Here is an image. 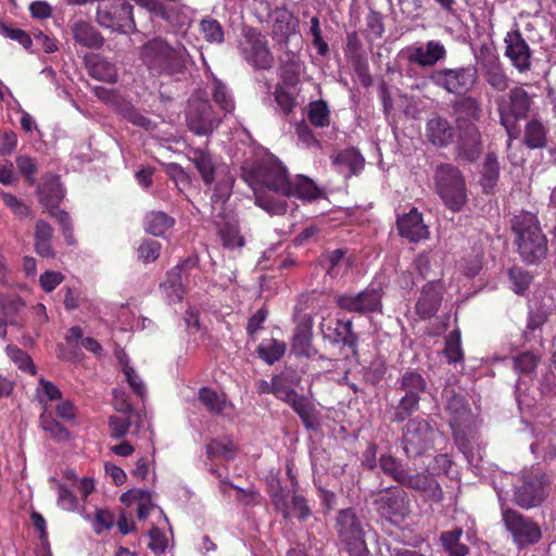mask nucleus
<instances>
[{
	"instance_id": "1",
	"label": "nucleus",
	"mask_w": 556,
	"mask_h": 556,
	"mask_svg": "<svg viewBox=\"0 0 556 556\" xmlns=\"http://www.w3.org/2000/svg\"><path fill=\"white\" fill-rule=\"evenodd\" d=\"M243 178L254 191L255 204L270 215H282L288 208L287 201L276 199L271 192L305 201L315 200L320 193L314 181L305 176L289 178L286 167L273 155L244 173Z\"/></svg>"
},
{
	"instance_id": "2",
	"label": "nucleus",
	"mask_w": 556,
	"mask_h": 556,
	"mask_svg": "<svg viewBox=\"0 0 556 556\" xmlns=\"http://www.w3.org/2000/svg\"><path fill=\"white\" fill-rule=\"evenodd\" d=\"M188 160L198 169L203 182L211 186L216 181L212 194V207L220 216L224 204L231 194L233 177L227 166L218 165L211 153L204 148H189Z\"/></svg>"
},
{
	"instance_id": "3",
	"label": "nucleus",
	"mask_w": 556,
	"mask_h": 556,
	"mask_svg": "<svg viewBox=\"0 0 556 556\" xmlns=\"http://www.w3.org/2000/svg\"><path fill=\"white\" fill-rule=\"evenodd\" d=\"M140 59L152 74L174 76L185 72L189 53L182 45L155 37L141 47Z\"/></svg>"
},
{
	"instance_id": "4",
	"label": "nucleus",
	"mask_w": 556,
	"mask_h": 556,
	"mask_svg": "<svg viewBox=\"0 0 556 556\" xmlns=\"http://www.w3.org/2000/svg\"><path fill=\"white\" fill-rule=\"evenodd\" d=\"M513 481L514 477L505 473L501 476L500 481L494 482V489L501 503L504 525L511 534L516 545L520 548L539 542L542 532L540 527L531 519L523 517L513 509L505 508L504 502L509 493L507 486L511 485Z\"/></svg>"
},
{
	"instance_id": "5",
	"label": "nucleus",
	"mask_w": 556,
	"mask_h": 556,
	"mask_svg": "<svg viewBox=\"0 0 556 556\" xmlns=\"http://www.w3.org/2000/svg\"><path fill=\"white\" fill-rule=\"evenodd\" d=\"M513 231L517 238L518 251L527 263H535L545 257L547 244L536 216L522 212L511 222Z\"/></svg>"
},
{
	"instance_id": "6",
	"label": "nucleus",
	"mask_w": 556,
	"mask_h": 556,
	"mask_svg": "<svg viewBox=\"0 0 556 556\" xmlns=\"http://www.w3.org/2000/svg\"><path fill=\"white\" fill-rule=\"evenodd\" d=\"M439 197L452 211L458 212L467 202L466 182L460 170L452 164H441L434 173Z\"/></svg>"
},
{
	"instance_id": "7",
	"label": "nucleus",
	"mask_w": 556,
	"mask_h": 556,
	"mask_svg": "<svg viewBox=\"0 0 556 556\" xmlns=\"http://www.w3.org/2000/svg\"><path fill=\"white\" fill-rule=\"evenodd\" d=\"M198 280H201L199 258L195 255H190L167 273L160 289L168 303H177L182 300L186 287L191 283L198 286Z\"/></svg>"
},
{
	"instance_id": "8",
	"label": "nucleus",
	"mask_w": 556,
	"mask_h": 556,
	"mask_svg": "<svg viewBox=\"0 0 556 556\" xmlns=\"http://www.w3.org/2000/svg\"><path fill=\"white\" fill-rule=\"evenodd\" d=\"M336 530L351 556L367 555L363 526L354 509L345 508L338 513Z\"/></svg>"
},
{
	"instance_id": "9",
	"label": "nucleus",
	"mask_w": 556,
	"mask_h": 556,
	"mask_svg": "<svg viewBox=\"0 0 556 556\" xmlns=\"http://www.w3.org/2000/svg\"><path fill=\"white\" fill-rule=\"evenodd\" d=\"M442 434L421 418L410 419L403 434V448L407 456L414 457L426 453L434 446Z\"/></svg>"
},
{
	"instance_id": "10",
	"label": "nucleus",
	"mask_w": 556,
	"mask_h": 556,
	"mask_svg": "<svg viewBox=\"0 0 556 556\" xmlns=\"http://www.w3.org/2000/svg\"><path fill=\"white\" fill-rule=\"evenodd\" d=\"M238 49L245 62L256 70H268L274 65L268 40L255 28L243 29Z\"/></svg>"
},
{
	"instance_id": "11",
	"label": "nucleus",
	"mask_w": 556,
	"mask_h": 556,
	"mask_svg": "<svg viewBox=\"0 0 556 556\" xmlns=\"http://www.w3.org/2000/svg\"><path fill=\"white\" fill-rule=\"evenodd\" d=\"M186 118L189 129L200 136L211 134L222 119L201 91L189 99Z\"/></svg>"
},
{
	"instance_id": "12",
	"label": "nucleus",
	"mask_w": 556,
	"mask_h": 556,
	"mask_svg": "<svg viewBox=\"0 0 556 556\" xmlns=\"http://www.w3.org/2000/svg\"><path fill=\"white\" fill-rule=\"evenodd\" d=\"M97 22L113 31L129 33L135 29L132 7L125 0H101Z\"/></svg>"
},
{
	"instance_id": "13",
	"label": "nucleus",
	"mask_w": 556,
	"mask_h": 556,
	"mask_svg": "<svg viewBox=\"0 0 556 556\" xmlns=\"http://www.w3.org/2000/svg\"><path fill=\"white\" fill-rule=\"evenodd\" d=\"M38 192L40 202L60 223L65 240L72 244L74 240L71 217L68 213L56 207L64 197V191L59 181V177L52 175L45 177L42 184L38 188Z\"/></svg>"
},
{
	"instance_id": "14",
	"label": "nucleus",
	"mask_w": 556,
	"mask_h": 556,
	"mask_svg": "<svg viewBox=\"0 0 556 556\" xmlns=\"http://www.w3.org/2000/svg\"><path fill=\"white\" fill-rule=\"evenodd\" d=\"M515 502L522 508L541 504L546 496V479L540 468L525 470L520 484L515 485Z\"/></svg>"
},
{
	"instance_id": "15",
	"label": "nucleus",
	"mask_w": 556,
	"mask_h": 556,
	"mask_svg": "<svg viewBox=\"0 0 556 556\" xmlns=\"http://www.w3.org/2000/svg\"><path fill=\"white\" fill-rule=\"evenodd\" d=\"M431 83L454 94H464L477 83V71L472 66L441 68L431 73Z\"/></svg>"
},
{
	"instance_id": "16",
	"label": "nucleus",
	"mask_w": 556,
	"mask_h": 556,
	"mask_svg": "<svg viewBox=\"0 0 556 556\" xmlns=\"http://www.w3.org/2000/svg\"><path fill=\"white\" fill-rule=\"evenodd\" d=\"M382 285L372 281L365 290L357 294H340L337 296V305L342 309L359 314L381 312Z\"/></svg>"
},
{
	"instance_id": "17",
	"label": "nucleus",
	"mask_w": 556,
	"mask_h": 556,
	"mask_svg": "<svg viewBox=\"0 0 556 556\" xmlns=\"http://www.w3.org/2000/svg\"><path fill=\"white\" fill-rule=\"evenodd\" d=\"M376 506L379 514L392 523H400L410 513L407 494L399 488L380 493L376 500Z\"/></svg>"
},
{
	"instance_id": "18",
	"label": "nucleus",
	"mask_w": 556,
	"mask_h": 556,
	"mask_svg": "<svg viewBox=\"0 0 556 556\" xmlns=\"http://www.w3.org/2000/svg\"><path fill=\"white\" fill-rule=\"evenodd\" d=\"M505 55L511 64L520 72H528L531 68V50L522 38L518 27L508 31L504 39Z\"/></svg>"
},
{
	"instance_id": "19",
	"label": "nucleus",
	"mask_w": 556,
	"mask_h": 556,
	"mask_svg": "<svg viewBox=\"0 0 556 556\" xmlns=\"http://www.w3.org/2000/svg\"><path fill=\"white\" fill-rule=\"evenodd\" d=\"M405 54L409 62L428 67L445 60L446 50L440 41L429 40L427 43H415L407 47Z\"/></svg>"
},
{
	"instance_id": "20",
	"label": "nucleus",
	"mask_w": 556,
	"mask_h": 556,
	"mask_svg": "<svg viewBox=\"0 0 556 556\" xmlns=\"http://www.w3.org/2000/svg\"><path fill=\"white\" fill-rule=\"evenodd\" d=\"M530 108V97L527 91L516 87L509 91V100L500 106L501 123L509 131L510 118H522Z\"/></svg>"
},
{
	"instance_id": "21",
	"label": "nucleus",
	"mask_w": 556,
	"mask_h": 556,
	"mask_svg": "<svg viewBox=\"0 0 556 556\" xmlns=\"http://www.w3.org/2000/svg\"><path fill=\"white\" fill-rule=\"evenodd\" d=\"M481 152L482 143L478 127L475 124H470L466 129H460L457 142V157L472 163L479 159Z\"/></svg>"
},
{
	"instance_id": "22",
	"label": "nucleus",
	"mask_w": 556,
	"mask_h": 556,
	"mask_svg": "<svg viewBox=\"0 0 556 556\" xmlns=\"http://www.w3.org/2000/svg\"><path fill=\"white\" fill-rule=\"evenodd\" d=\"M481 67L485 80L497 91H504L508 88L509 80L506 76L498 56L490 50L482 52Z\"/></svg>"
},
{
	"instance_id": "23",
	"label": "nucleus",
	"mask_w": 556,
	"mask_h": 556,
	"mask_svg": "<svg viewBox=\"0 0 556 556\" xmlns=\"http://www.w3.org/2000/svg\"><path fill=\"white\" fill-rule=\"evenodd\" d=\"M397 228L402 237L413 242L427 239L429 236V230L424 224L421 213L415 207L397 218Z\"/></svg>"
},
{
	"instance_id": "24",
	"label": "nucleus",
	"mask_w": 556,
	"mask_h": 556,
	"mask_svg": "<svg viewBox=\"0 0 556 556\" xmlns=\"http://www.w3.org/2000/svg\"><path fill=\"white\" fill-rule=\"evenodd\" d=\"M426 137L434 146L446 147L454 139V129L447 119L433 116L427 122Z\"/></svg>"
},
{
	"instance_id": "25",
	"label": "nucleus",
	"mask_w": 556,
	"mask_h": 556,
	"mask_svg": "<svg viewBox=\"0 0 556 556\" xmlns=\"http://www.w3.org/2000/svg\"><path fill=\"white\" fill-rule=\"evenodd\" d=\"M401 484L417 491H422L433 501L439 502L442 498V490L439 483L427 473L408 475L406 472L404 481H402Z\"/></svg>"
},
{
	"instance_id": "26",
	"label": "nucleus",
	"mask_w": 556,
	"mask_h": 556,
	"mask_svg": "<svg viewBox=\"0 0 556 556\" xmlns=\"http://www.w3.org/2000/svg\"><path fill=\"white\" fill-rule=\"evenodd\" d=\"M345 250L336 249L328 251L320 256V265L327 275L332 278L342 277L351 265V261L345 257Z\"/></svg>"
},
{
	"instance_id": "27",
	"label": "nucleus",
	"mask_w": 556,
	"mask_h": 556,
	"mask_svg": "<svg viewBox=\"0 0 556 556\" xmlns=\"http://www.w3.org/2000/svg\"><path fill=\"white\" fill-rule=\"evenodd\" d=\"M274 503L285 518L296 517L300 520H305L311 515V509L306 501L300 495H292L291 502L288 503L281 495H274Z\"/></svg>"
},
{
	"instance_id": "28",
	"label": "nucleus",
	"mask_w": 556,
	"mask_h": 556,
	"mask_svg": "<svg viewBox=\"0 0 556 556\" xmlns=\"http://www.w3.org/2000/svg\"><path fill=\"white\" fill-rule=\"evenodd\" d=\"M458 127L466 129L472 122L479 121L482 114L479 101L472 97H465L455 105Z\"/></svg>"
},
{
	"instance_id": "29",
	"label": "nucleus",
	"mask_w": 556,
	"mask_h": 556,
	"mask_svg": "<svg viewBox=\"0 0 556 556\" xmlns=\"http://www.w3.org/2000/svg\"><path fill=\"white\" fill-rule=\"evenodd\" d=\"M121 502L126 506L137 505V516L146 519L152 508V495L143 489H131L121 496Z\"/></svg>"
},
{
	"instance_id": "30",
	"label": "nucleus",
	"mask_w": 556,
	"mask_h": 556,
	"mask_svg": "<svg viewBox=\"0 0 556 556\" xmlns=\"http://www.w3.org/2000/svg\"><path fill=\"white\" fill-rule=\"evenodd\" d=\"M447 410L451 414L450 426L453 429L456 440H458V430L466 426L471 418V413L459 395L453 396L447 403Z\"/></svg>"
},
{
	"instance_id": "31",
	"label": "nucleus",
	"mask_w": 556,
	"mask_h": 556,
	"mask_svg": "<svg viewBox=\"0 0 556 556\" xmlns=\"http://www.w3.org/2000/svg\"><path fill=\"white\" fill-rule=\"evenodd\" d=\"M288 404L299 415L306 428L315 429L317 427L316 408L308 397L295 392Z\"/></svg>"
},
{
	"instance_id": "32",
	"label": "nucleus",
	"mask_w": 556,
	"mask_h": 556,
	"mask_svg": "<svg viewBox=\"0 0 556 556\" xmlns=\"http://www.w3.org/2000/svg\"><path fill=\"white\" fill-rule=\"evenodd\" d=\"M72 31L75 41L84 47L98 49L103 45V38L101 35L91 24L85 21L76 22L73 25Z\"/></svg>"
},
{
	"instance_id": "33",
	"label": "nucleus",
	"mask_w": 556,
	"mask_h": 556,
	"mask_svg": "<svg viewBox=\"0 0 556 556\" xmlns=\"http://www.w3.org/2000/svg\"><path fill=\"white\" fill-rule=\"evenodd\" d=\"M364 163V157L354 149L344 150L334 159L336 166L345 177L358 174Z\"/></svg>"
},
{
	"instance_id": "34",
	"label": "nucleus",
	"mask_w": 556,
	"mask_h": 556,
	"mask_svg": "<svg viewBox=\"0 0 556 556\" xmlns=\"http://www.w3.org/2000/svg\"><path fill=\"white\" fill-rule=\"evenodd\" d=\"M200 402L215 415H226L231 408L230 403L226 396L210 388H202L199 390Z\"/></svg>"
},
{
	"instance_id": "35",
	"label": "nucleus",
	"mask_w": 556,
	"mask_h": 556,
	"mask_svg": "<svg viewBox=\"0 0 556 556\" xmlns=\"http://www.w3.org/2000/svg\"><path fill=\"white\" fill-rule=\"evenodd\" d=\"M53 238L52 227L45 220H38L35 226V250L42 257L54 255L51 240Z\"/></svg>"
},
{
	"instance_id": "36",
	"label": "nucleus",
	"mask_w": 556,
	"mask_h": 556,
	"mask_svg": "<svg viewBox=\"0 0 556 556\" xmlns=\"http://www.w3.org/2000/svg\"><path fill=\"white\" fill-rule=\"evenodd\" d=\"M441 295L433 285L424 288L420 298L417 301L416 308L422 318H429L434 315L440 306Z\"/></svg>"
},
{
	"instance_id": "37",
	"label": "nucleus",
	"mask_w": 556,
	"mask_h": 556,
	"mask_svg": "<svg viewBox=\"0 0 556 556\" xmlns=\"http://www.w3.org/2000/svg\"><path fill=\"white\" fill-rule=\"evenodd\" d=\"M212 98L215 104L224 113H231L235 110V100L227 86L216 77L212 78L210 86Z\"/></svg>"
},
{
	"instance_id": "38",
	"label": "nucleus",
	"mask_w": 556,
	"mask_h": 556,
	"mask_svg": "<svg viewBox=\"0 0 556 556\" xmlns=\"http://www.w3.org/2000/svg\"><path fill=\"white\" fill-rule=\"evenodd\" d=\"M500 176V165L494 153H488L482 165L480 184L484 192L493 191Z\"/></svg>"
},
{
	"instance_id": "39",
	"label": "nucleus",
	"mask_w": 556,
	"mask_h": 556,
	"mask_svg": "<svg viewBox=\"0 0 556 556\" xmlns=\"http://www.w3.org/2000/svg\"><path fill=\"white\" fill-rule=\"evenodd\" d=\"M88 71L90 76L105 83H115L117 78L115 65L99 56L88 61Z\"/></svg>"
},
{
	"instance_id": "40",
	"label": "nucleus",
	"mask_w": 556,
	"mask_h": 556,
	"mask_svg": "<svg viewBox=\"0 0 556 556\" xmlns=\"http://www.w3.org/2000/svg\"><path fill=\"white\" fill-rule=\"evenodd\" d=\"M547 141V128L544 124L533 118L528 122L525 130V143L530 149H540L545 147Z\"/></svg>"
},
{
	"instance_id": "41",
	"label": "nucleus",
	"mask_w": 556,
	"mask_h": 556,
	"mask_svg": "<svg viewBox=\"0 0 556 556\" xmlns=\"http://www.w3.org/2000/svg\"><path fill=\"white\" fill-rule=\"evenodd\" d=\"M292 351L300 356H311L312 348V329L308 324H300L295 328L292 342Z\"/></svg>"
},
{
	"instance_id": "42",
	"label": "nucleus",
	"mask_w": 556,
	"mask_h": 556,
	"mask_svg": "<svg viewBox=\"0 0 556 556\" xmlns=\"http://www.w3.org/2000/svg\"><path fill=\"white\" fill-rule=\"evenodd\" d=\"M65 340L72 345L80 343L87 351L97 356H102L103 349L101 344L91 337H84L83 329L79 326L71 327L65 334Z\"/></svg>"
},
{
	"instance_id": "43",
	"label": "nucleus",
	"mask_w": 556,
	"mask_h": 556,
	"mask_svg": "<svg viewBox=\"0 0 556 556\" xmlns=\"http://www.w3.org/2000/svg\"><path fill=\"white\" fill-rule=\"evenodd\" d=\"M173 225L174 219L163 212H151L144 218V228L153 236L165 235Z\"/></svg>"
},
{
	"instance_id": "44",
	"label": "nucleus",
	"mask_w": 556,
	"mask_h": 556,
	"mask_svg": "<svg viewBox=\"0 0 556 556\" xmlns=\"http://www.w3.org/2000/svg\"><path fill=\"white\" fill-rule=\"evenodd\" d=\"M286 352V344L276 339L263 340L257 348V353L262 359L271 365L277 362Z\"/></svg>"
},
{
	"instance_id": "45",
	"label": "nucleus",
	"mask_w": 556,
	"mask_h": 556,
	"mask_svg": "<svg viewBox=\"0 0 556 556\" xmlns=\"http://www.w3.org/2000/svg\"><path fill=\"white\" fill-rule=\"evenodd\" d=\"M463 531L460 529H454L452 531H446L441 534V541L443 543V546L450 553V555L465 556L468 554V547L459 543Z\"/></svg>"
},
{
	"instance_id": "46",
	"label": "nucleus",
	"mask_w": 556,
	"mask_h": 556,
	"mask_svg": "<svg viewBox=\"0 0 556 556\" xmlns=\"http://www.w3.org/2000/svg\"><path fill=\"white\" fill-rule=\"evenodd\" d=\"M400 388L405 392V394L420 396V393L426 389V381L420 374L416 371H406L400 380Z\"/></svg>"
},
{
	"instance_id": "47",
	"label": "nucleus",
	"mask_w": 556,
	"mask_h": 556,
	"mask_svg": "<svg viewBox=\"0 0 556 556\" xmlns=\"http://www.w3.org/2000/svg\"><path fill=\"white\" fill-rule=\"evenodd\" d=\"M206 453L211 458L230 459L235 454V445L227 438L215 439L206 445Z\"/></svg>"
},
{
	"instance_id": "48",
	"label": "nucleus",
	"mask_w": 556,
	"mask_h": 556,
	"mask_svg": "<svg viewBox=\"0 0 556 556\" xmlns=\"http://www.w3.org/2000/svg\"><path fill=\"white\" fill-rule=\"evenodd\" d=\"M420 396L405 394L395 407L392 420L403 421L418 409Z\"/></svg>"
},
{
	"instance_id": "49",
	"label": "nucleus",
	"mask_w": 556,
	"mask_h": 556,
	"mask_svg": "<svg viewBox=\"0 0 556 556\" xmlns=\"http://www.w3.org/2000/svg\"><path fill=\"white\" fill-rule=\"evenodd\" d=\"M444 355L450 363L462 362L464 354L462 350L460 332L453 330L446 338Z\"/></svg>"
},
{
	"instance_id": "50",
	"label": "nucleus",
	"mask_w": 556,
	"mask_h": 556,
	"mask_svg": "<svg viewBox=\"0 0 556 556\" xmlns=\"http://www.w3.org/2000/svg\"><path fill=\"white\" fill-rule=\"evenodd\" d=\"M219 236L224 245L228 248H240L243 245V237L240 236L236 222H227L219 228Z\"/></svg>"
},
{
	"instance_id": "51",
	"label": "nucleus",
	"mask_w": 556,
	"mask_h": 556,
	"mask_svg": "<svg viewBox=\"0 0 556 556\" xmlns=\"http://www.w3.org/2000/svg\"><path fill=\"white\" fill-rule=\"evenodd\" d=\"M380 468L381 470L390 476L393 480L399 482L401 484L402 481H404V476L406 473V470L402 466L400 462H397L394 457L390 455H382L380 457Z\"/></svg>"
},
{
	"instance_id": "52",
	"label": "nucleus",
	"mask_w": 556,
	"mask_h": 556,
	"mask_svg": "<svg viewBox=\"0 0 556 556\" xmlns=\"http://www.w3.org/2000/svg\"><path fill=\"white\" fill-rule=\"evenodd\" d=\"M308 119L316 127L329 125V109L324 101L312 102L308 106Z\"/></svg>"
},
{
	"instance_id": "53",
	"label": "nucleus",
	"mask_w": 556,
	"mask_h": 556,
	"mask_svg": "<svg viewBox=\"0 0 556 556\" xmlns=\"http://www.w3.org/2000/svg\"><path fill=\"white\" fill-rule=\"evenodd\" d=\"M200 29L206 41L220 43L224 41V31L219 22L213 18L202 20Z\"/></svg>"
},
{
	"instance_id": "54",
	"label": "nucleus",
	"mask_w": 556,
	"mask_h": 556,
	"mask_svg": "<svg viewBox=\"0 0 556 556\" xmlns=\"http://www.w3.org/2000/svg\"><path fill=\"white\" fill-rule=\"evenodd\" d=\"M119 363L122 365L123 372L125 375V379L132 391L142 396L146 392L144 384L140 377L137 375L135 369L128 365V361L125 355H118Z\"/></svg>"
},
{
	"instance_id": "55",
	"label": "nucleus",
	"mask_w": 556,
	"mask_h": 556,
	"mask_svg": "<svg viewBox=\"0 0 556 556\" xmlns=\"http://www.w3.org/2000/svg\"><path fill=\"white\" fill-rule=\"evenodd\" d=\"M540 357L532 352H525L513 358L514 369L516 372L529 375L534 371Z\"/></svg>"
},
{
	"instance_id": "56",
	"label": "nucleus",
	"mask_w": 556,
	"mask_h": 556,
	"mask_svg": "<svg viewBox=\"0 0 556 556\" xmlns=\"http://www.w3.org/2000/svg\"><path fill=\"white\" fill-rule=\"evenodd\" d=\"M7 353L9 357L18 366L20 369L31 375L36 374V367L30 356L26 352L20 350L16 346L8 345Z\"/></svg>"
},
{
	"instance_id": "57",
	"label": "nucleus",
	"mask_w": 556,
	"mask_h": 556,
	"mask_svg": "<svg viewBox=\"0 0 556 556\" xmlns=\"http://www.w3.org/2000/svg\"><path fill=\"white\" fill-rule=\"evenodd\" d=\"M509 279L513 282V290L517 294H523L529 288L531 276L521 268L514 267L509 269Z\"/></svg>"
},
{
	"instance_id": "58",
	"label": "nucleus",
	"mask_w": 556,
	"mask_h": 556,
	"mask_svg": "<svg viewBox=\"0 0 556 556\" xmlns=\"http://www.w3.org/2000/svg\"><path fill=\"white\" fill-rule=\"evenodd\" d=\"M41 427L46 432L50 433L54 440L65 441L70 438L68 431L51 417L43 415L41 417Z\"/></svg>"
},
{
	"instance_id": "59",
	"label": "nucleus",
	"mask_w": 556,
	"mask_h": 556,
	"mask_svg": "<svg viewBox=\"0 0 556 556\" xmlns=\"http://www.w3.org/2000/svg\"><path fill=\"white\" fill-rule=\"evenodd\" d=\"M0 34L7 38L17 41L25 49H29L31 47L33 40L30 36L23 29L12 28L3 23L0 24Z\"/></svg>"
},
{
	"instance_id": "60",
	"label": "nucleus",
	"mask_w": 556,
	"mask_h": 556,
	"mask_svg": "<svg viewBox=\"0 0 556 556\" xmlns=\"http://www.w3.org/2000/svg\"><path fill=\"white\" fill-rule=\"evenodd\" d=\"M161 244L155 240H144L138 247V255L144 263L155 261L160 255Z\"/></svg>"
},
{
	"instance_id": "61",
	"label": "nucleus",
	"mask_w": 556,
	"mask_h": 556,
	"mask_svg": "<svg viewBox=\"0 0 556 556\" xmlns=\"http://www.w3.org/2000/svg\"><path fill=\"white\" fill-rule=\"evenodd\" d=\"M482 268V255L475 254L463 258L458 264V269L467 277H475Z\"/></svg>"
},
{
	"instance_id": "62",
	"label": "nucleus",
	"mask_w": 556,
	"mask_h": 556,
	"mask_svg": "<svg viewBox=\"0 0 556 556\" xmlns=\"http://www.w3.org/2000/svg\"><path fill=\"white\" fill-rule=\"evenodd\" d=\"M338 341L351 348L357 343V336L353 331V325L351 320H338Z\"/></svg>"
},
{
	"instance_id": "63",
	"label": "nucleus",
	"mask_w": 556,
	"mask_h": 556,
	"mask_svg": "<svg viewBox=\"0 0 556 556\" xmlns=\"http://www.w3.org/2000/svg\"><path fill=\"white\" fill-rule=\"evenodd\" d=\"M114 521V516L110 510L98 508L96 510L94 518L92 519V527L97 533H101L104 530L111 529Z\"/></svg>"
},
{
	"instance_id": "64",
	"label": "nucleus",
	"mask_w": 556,
	"mask_h": 556,
	"mask_svg": "<svg viewBox=\"0 0 556 556\" xmlns=\"http://www.w3.org/2000/svg\"><path fill=\"white\" fill-rule=\"evenodd\" d=\"M1 199L5 206H8L17 217H26L29 215V207L15 195L9 192H2Z\"/></svg>"
}]
</instances>
